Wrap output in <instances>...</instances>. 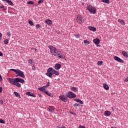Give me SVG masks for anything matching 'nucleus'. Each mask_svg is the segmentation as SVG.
<instances>
[{
    "instance_id": "obj_1",
    "label": "nucleus",
    "mask_w": 128,
    "mask_h": 128,
    "mask_svg": "<svg viewBox=\"0 0 128 128\" xmlns=\"http://www.w3.org/2000/svg\"><path fill=\"white\" fill-rule=\"evenodd\" d=\"M48 48L50 50V52L52 56H58V58L60 60V58H64V60H66V58H66V56H64V54H62V52L58 50V49L52 46H49Z\"/></svg>"
},
{
    "instance_id": "obj_2",
    "label": "nucleus",
    "mask_w": 128,
    "mask_h": 128,
    "mask_svg": "<svg viewBox=\"0 0 128 128\" xmlns=\"http://www.w3.org/2000/svg\"><path fill=\"white\" fill-rule=\"evenodd\" d=\"M10 70H12V72H16V74H18V76H20L21 78H26V76H24V72L20 70L10 69Z\"/></svg>"
},
{
    "instance_id": "obj_3",
    "label": "nucleus",
    "mask_w": 128,
    "mask_h": 128,
    "mask_svg": "<svg viewBox=\"0 0 128 128\" xmlns=\"http://www.w3.org/2000/svg\"><path fill=\"white\" fill-rule=\"evenodd\" d=\"M87 10L90 12L91 14H95L96 12V8L90 5L87 6Z\"/></svg>"
},
{
    "instance_id": "obj_4",
    "label": "nucleus",
    "mask_w": 128,
    "mask_h": 128,
    "mask_svg": "<svg viewBox=\"0 0 128 128\" xmlns=\"http://www.w3.org/2000/svg\"><path fill=\"white\" fill-rule=\"evenodd\" d=\"M54 69L52 68H50L48 69L47 72L46 74V76H49V78H52V75L54 74Z\"/></svg>"
},
{
    "instance_id": "obj_5",
    "label": "nucleus",
    "mask_w": 128,
    "mask_h": 128,
    "mask_svg": "<svg viewBox=\"0 0 128 128\" xmlns=\"http://www.w3.org/2000/svg\"><path fill=\"white\" fill-rule=\"evenodd\" d=\"M66 96L68 98H76V95L72 92H68Z\"/></svg>"
},
{
    "instance_id": "obj_6",
    "label": "nucleus",
    "mask_w": 128,
    "mask_h": 128,
    "mask_svg": "<svg viewBox=\"0 0 128 128\" xmlns=\"http://www.w3.org/2000/svg\"><path fill=\"white\" fill-rule=\"evenodd\" d=\"M59 98L61 100L64 102H68V96L64 94H61L59 96Z\"/></svg>"
},
{
    "instance_id": "obj_7",
    "label": "nucleus",
    "mask_w": 128,
    "mask_h": 128,
    "mask_svg": "<svg viewBox=\"0 0 128 128\" xmlns=\"http://www.w3.org/2000/svg\"><path fill=\"white\" fill-rule=\"evenodd\" d=\"M76 20L78 22H79V24H84V18L82 17V16L78 15L77 16V19Z\"/></svg>"
},
{
    "instance_id": "obj_8",
    "label": "nucleus",
    "mask_w": 128,
    "mask_h": 128,
    "mask_svg": "<svg viewBox=\"0 0 128 128\" xmlns=\"http://www.w3.org/2000/svg\"><path fill=\"white\" fill-rule=\"evenodd\" d=\"M7 80H8V82H10V84H13V86H14V84H16V78H7Z\"/></svg>"
},
{
    "instance_id": "obj_9",
    "label": "nucleus",
    "mask_w": 128,
    "mask_h": 128,
    "mask_svg": "<svg viewBox=\"0 0 128 128\" xmlns=\"http://www.w3.org/2000/svg\"><path fill=\"white\" fill-rule=\"evenodd\" d=\"M93 42L96 45V46H100V40L98 38H96L93 40Z\"/></svg>"
},
{
    "instance_id": "obj_10",
    "label": "nucleus",
    "mask_w": 128,
    "mask_h": 128,
    "mask_svg": "<svg viewBox=\"0 0 128 128\" xmlns=\"http://www.w3.org/2000/svg\"><path fill=\"white\" fill-rule=\"evenodd\" d=\"M114 60H115L116 62H119L123 63L124 62V60H122L119 57H118L117 56H115L114 57Z\"/></svg>"
},
{
    "instance_id": "obj_11",
    "label": "nucleus",
    "mask_w": 128,
    "mask_h": 128,
    "mask_svg": "<svg viewBox=\"0 0 128 128\" xmlns=\"http://www.w3.org/2000/svg\"><path fill=\"white\" fill-rule=\"evenodd\" d=\"M16 82H24V80L21 78H16Z\"/></svg>"
},
{
    "instance_id": "obj_12",
    "label": "nucleus",
    "mask_w": 128,
    "mask_h": 128,
    "mask_svg": "<svg viewBox=\"0 0 128 128\" xmlns=\"http://www.w3.org/2000/svg\"><path fill=\"white\" fill-rule=\"evenodd\" d=\"M3 0V2H6L8 4H9L10 6L14 5V3H12V0Z\"/></svg>"
},
{
    "instance_id": "obj_13",
    "label": "nucleus",
    "mask_w": 128,
    "mask_h": 128,
    "mask_svg": "<svg viewBox=\"0 0 128 128\" xmlns=\"http://www.w3.org/2000/svg\"><path fill=\"white\" fill-rule=\"evenodd\" d=\"M60 68H62V65L60 64H56L55 66H54V68L55 70H60Z\"/></svg>"
},
{
    "instance_id": "obj_14",
    "label": "nucleus",
    "mask_w": 128,
    "mask_h": 128,
    "mask_svg": "<svg viewBox=\"0 0 128 128\" xmlns=\"http://www.w3.org/2000/svg\"><path fill=\"white\" fill-rule=\"evenodd\" d=\"M48 112H54V108L52 106H50L48 108Z\"/></svg>"
},
{
    "instance_id": "obj_15",
    "label": "nucleus",
    "mask_w": 128,
    "mask_h": 128,
    "mask_svg": "<svg viewBox=\"0 0 128 128\" xmlns=\"http://www.w3.org/2000/svg\"><path fill=\"white\" fill-rule=\"evenodd\" d=\"M88 28V30H92V32H96V28L94 26H89Z\"/></svg>"
},
{
    "instance_id": "obj_16",
    "label": "nucleus",
    "mask_w": 128,
    "mask_h": 128,
    "mask_svg": "<svg viewBox=\"0 0 128 128\" xmlns=\"http://www.w3.org/2000/svg\"><path fill=\"white\" fill-rule=\"evenodd\" d=\"M26 96H34V98H36V96L34 94L30 92H27L26 93Z\"/></svg>"
},
{
    "instance_id": "obj_17",
    "label": "nucleus",
    "mask_w": 128,
    "mask_h": 128,
    "mask_svg": "<svg viewBox=\"0 0 128 128\" xmlns=\"http://www.w3.org/2000/svg\"><path fill=\"white\" fill-rule=\"evenodd\" d=\"M45 22L47 24H48L49 26H52V20H50L48 19L46 20Z\"/></svg>"
},
{
    "instance_id": "obj_18",
    "label": "nucleus",
    "mask_w": 128,
    "mask_h": 128,
    "mask_svg": "<svg viewBox=\"0 0 128 128\" xmlns=\"http://www.w3.org/2000/svg\"><path fill=\"white\" fill-rule=\"evenodd\" d=\"M74 100H75V102H80V104H84V102H82V100H80V99L79 98H74Z\"/></svg>"
},
{
    "instance_id": "obj_19",
    "label": "nucleus",
    "mask_w": 128,
    "mask_h": 128,
    "mask_svg": "<svg viewBox=\"0 0 128 128\" xmlns=\"http://www.w3.org/2000/svg\"><path fill=\"white\" fill-rule=\"evenodd\" d=\"M38 90H40V92H46V86L38 88Z\"/></svg>"
},
{
    "instance_id": "obj_20",
    "label": "nucleus",
    "mask_w": 128,
    "mask_h": 128,
    "mask_svg": "<svg viewBox=\"0 0 128 128\" xmlns=\"http://www.w3.org/2000/svg\"><path fill=\"white\" fill-rule=\"evenodd\" d=\"M104 114L106 116H110V112L105 111Z\"/></svg>"
},
{
    "instance_id": "obj_21",
    "label": "nucleus",
    "mask_w": 128,
    "mask_h": 128,
    "mask_svg": "<svg viewBox=\"0 0 128 128\" xmlns=\"http://www.w3.org/2000/svg\"><path fill=\"white\" fill-rule=\"evenodd\" d=\"M122 54L124 56L125 58H128V52H126V51H122Z\"/></svg>"
},
{
    "instance_id": "obj_22",
    "label": "nucleus",
    "mask_w": 128,
    "mask_h": 128,
    "mask_svg": "<svg viewBox=\"0 0 128 128\" xmlns=\"http://www.w3.org/2000/svg\"><path fill=\"white\" fill-rule=\"evenodd\" d=\"M103 86L105 90H110V87H108V86L106 84H103Z\"/></svg>"
},
{
    "instance_id": "obj_23",
    "label": "nucleus",
    "mask_w": 128,
    "mask_h": 128,
    "mask_svg": "<svg viewBox=\"0 0 128 128\" xmlns=\"http://www.w3.org/2000/svg\"><path fill=\"white\" fill-rule=\"evenodd\" d=\"M71 90H72V92H78V88L76 87H72Z\"/></svg>"
},
{
    "instance_id": "obj_24",
    "label": "nucleus",
    "mask_w": 128,
    "mask_h": 128,
    "mask_svg": "<svg viewBox=\"0 0 128 128\" xmlns=\"http://www.w3.org/2000/svg\"><path fill=\"white\" fill-rule=\"evenodd\" d=\"M56 74V76H60V72H58L54 70H54L53 71V74Z\"/></svg>"
},
{
    "instance_id": "obj_25",
    "label": "nucleus",
    "mask_w": 128,
    "mask_h": 128,
    "mask_svg": "<svg viewBox=\"0 0 128 128\" xmlns=\"http://www.w3.org/2000/svg\"><path fill=\"white\" fill-rule=\"evenodd\" d=\"M44 92L47 94V96H52V94H50L48 91L45 90L44 91Z\"/></svg>"
},
{
    "instance_id": "obj_26",
    "label": "nucleus",
    "mask_w": 128,
    "mask_h": 128,
    "mask_svg": "<svg viewBox=\"0 0 128 128\" xmlns=\"http://www.w3.org/2000/svg\"><path fill=\"white\" fill-rule=\"evenodd\" d=\"M14 86H17L18 88H20V86H22V85L20 84L18 82H15V84H14Z\"/></svg>"
},
{
    "instance_id": "obj_27",
    "label": "nucleus",
    "mask_w": 128,
    "mask_h": 128,
    "mask_svg": "<svg viewBox=\"0 0 128 128\" xmlns=\"http://www.w3.org/2000/svg\"><path fill=\"white\" fill-rule=\"evenodd\" d=\"M14 94L16 96L18 97L20 96V94L16 92H14Z\"/></svg>"
},
{
    "instance_id": "obj_28",
    "label": "nucleus",
    "mask_w": 128,
    "mask_h": 128,
    "mask_svg": "<svg viewBox=\"0 0 128 128\" xmlns=\"http://www.w3.org/2000/svg\"><path fill=\"white\" fill-rule=\"evenodd\" d=\"M28 64H32V66L34 64V62H32V59H29L28 60Z\"/></svg>"
},
{
    "instance_id": "obj_29",
    "label": "nucleus",
    "mask_w": 128,
    "mask_h": 128,
    "mask_svg": "<svg viewBox=\"0 0 128 128\" xmlns=\"http://www.w3.org/2000/svg\"><path fill=\"white\" fill-rule=\"evenodd\" d=\"M102 2H104V4H110V0H101Z\"/></svg>"
},
{
    "instance_id": "obj_30",
    "label": "nucleus",
    "mask_w": 128,
    "mask_h": 128,
    "mask_svg": "<svg viewBox=\"0 0 128 128\" xmlns=\"http://www.w3.org/2000/svg\"><path fill=\"white\" fill-rule=\"evenodd\" d=\"M103 62L100 60V61H98V66H102V64H103Z\"/></svg>"
},
{
    "instance_id": "obj_31",
    "label": "nucleus",
    "mask_w": 128,
    "mask_h": 128,
    "mask_svg": "<svg viewBox=\"0 0 128 128\" xmlns=\"http://www.w3.org/2000/svg\"><path fill=\"white\" fill-rule=\"evenodd\" d=\"M28 22L29 24H30V26H34V22H32V20H29Z\"/></svg>"
},
{
    "instance_id": "obj_32",
    "label": "nucleus",
    "mask_w": 128,
    "mask_h": 128,
    "mask_svg": "<svg viewBox=\"0 0 128 128\" xmlns=\"http://www.w3.org/2000/svg\"><path fill=\"white\" fill-rule=\"evenodd\" d=\"M4 42L5 44H8V40L6 39L4 40Z\"/></svg>"
},
{
    "instance_id": "obj_33",
    "label": "nucleus",
    "mask_w": 128,
    "mask_h": 128,
    "mask_svg": "<svg viewBox=\"0 0 128 128\" xmlns=\"http://www.w3.org/2000/svg\"><path fill=\"white\" fill-rule=\"evenodd\" d=\"M28 4H34V2L32 1H30L27 2Z\"/></svg>"
},
{
    "instance_id": "obj_34",
    "label": "nucleus",
    "mask_w": 128,
    "mask_h": 128,
    "mask_svg": "<svg viewBox=\"0 0 128 128\" xmlns=\"http://www.w3.org/2000/svg\"><path fill=\"white\" fill-rule=\"evenodd\" d=\"M84 44H90V42L88 40H84Z\"/></svg>"
},
{
    "instance_id": "obj_35",
    "label": "nucleus",
    "mask_w": 128,
    "mask_h": 128,
    "mask_svg": "<svg viewBox=\"0 0 128 128\" xmlns=\"http://www.w3.org/2000/svg\"><path fill=\"white\" fill-rule=\"evenodd\" d=\"M32 66V70H36V66H34V64H33Z\"/></svg>"
},
{
    "instance_id": "obj_36",
    "label": "nucleus",
    "mask_w": 128,
    "mask_h": 128,
    "mask_svg": "<svg viewBox=\"0 0 128 128\" xmlns=\"http://www.w3.org/2000/svg\"><path fill=\"white\" fill-rule=\"evenodd\" d=\"M0 124H5L6 122L2 119H0Z\"/></svg>"
},
{
    "instance_id": "obj_37",
    "label": "nucleus",
    "mask_w": 128,
    "mask_h": 128,
    "mask_svg": "<svg viewBox=\"0 0 128 128\" xmlns=\"http://www.w3.org/2000/svg\"><path fill=\"white\" fill-rule=\"evenodd\" d=\"M74 36H76V38H80V34H74Z\"/></svg>"
},
{
    "instance_id": "obj_38",
    "label": "nucleus",
    "mask_w": 128,
    "mask_h": 128,
    "mask_svg": "<svg viewBox=\"0 0 128 128\" xmlns=\"http://www.w3.org/2000/svg\"><path fill=\"white\" fill-rule=\"evenodd\" d=\"M74 106H80V104H74Z\"/></svg>"
},
{
    "instance_id": "obj_39",
    "label": "nucleus",
    "mask_w": 128,
    "mask_h": 128,
    "mask_svg": "<svg viewBox=\"0 0 128 128\" xmlns=\"http://www.w3.org/2000/svg\"><path fill=\"white\" fill-rule=\"evenodd\" d=\"M40 24H38L36 26V28H40Z\"/></svg>"
},
{
    "instance_id": "obj_40",
    "label": "nucleus",
    "mask_w": 128,
    "mask_h": 128,
    "mask_svg": "<svg viewBox=\"0 0 128 128\" xmlns=\"http://www.w3.org/2000/svg\"><path fill=\"white\" fill-rule=\"evenodd\" d=\"M42 2H44V0H40L38 2V4H42Z\"/></svg>"
},
{
    "instance_id": "obj_41",
    "label": "nucleus",
    "mask_w": 128,
    "mask_h": 128,
    "mask_svg": "<svg viewBox=\"0 0 128 128\" xmlns=\"http://www.w3.org/2000/svg\"><path fill=\"white\" fill-rule=\"evenodd\" d=\"M120 24H122L123 26H124V21L122 20L120 21Z\"/></svg>"
},
{
    "instance_id": "obj_42",
    "label": "nucleus",
    "mask_w": 128,
    "mask_h": 128,
    "mask_svg": "<svg viewBox=\"0 0 128 128\" xmlns=\"http://www.w3.org/2000/svg\"><path fill=\"white\" fill-rule=\"evenodd\" d=\"M78 128H86V126L80 125Z\"/></svg>"
},
{
    "instance_id": "obj_43",
    "label": "nucleus",
    "mask_w": 128,
    "mask_h": 128,
    "mask_svg": "<svg viewBox=\"0 0 128 128\" xmlns=\"http://www.w3.org/2000/svg\"><path fill=\"white\" fill-rule=\"evenodd\" d=\"M6 34L8 36H10V32H7Z\"/></svg>"
},
{
    "instance_id": "obj_44",
    "label": "nucleus",
    "mask_w": 128,
    "mask_h": 128,
    "mask_svg": "<svg viewBox=\"0 0 128 128\" xmlns=\"http://www.w3.org/2000/svg\"><path fill=\"white\" fill-rule=\"evenodd\" d=\"M2 92V87H0V94Z\"/></svg>"
},
{
    "instance_id": "obj_45",
    "label": "nucleus",
    "mask_w": 128,
    "mask_h": 128,
    "mask_svg": "<svg viewBox=\"0 0 128 128\" xmlns=\"http://www.w3.org/2000/svg\"><path fill=\"white\" fill-rule=\"evenodd\" d=\"M48 86H50V82H47L46 88H48Z\"/></svg>"
},
{
    "instance_id": "obj_46",
    "label": "nucleus",
    "mask_w": 128,
    "mask_h": 128,
    "mask_svg": "<svg viewBox=\"0 0 128 128\" xmlns=\"http://www.w3.org/2000/svg\"><path fill=\"white\" fill-rule=\"evenodd\" d=\"M0 102L1 104H4V100H0Z\"/></svg>"
},
{
    "instance_id": "obj_47",
    "label": "nucleus",
    "mask_w": 128,
    "mask_h": 128,
    "mask_svg": "<svg viewBox=\"0 0 128 128\" xmlns=\"http://www.w3.org/2000/svg\"><path fill=\"white\" fill-rule=\"evenodd\" d=\"M31 50H34L35 52H36V50H36V48H32Z\"/></svg>"
},
{
    "instance_id": "obj_48",
    "label": "nucleus",
    "mask_w": 128,
    "mask_h": 128,
    "mask_svg": "<svg viewBox=\"0 0 128 128\" xmlns=\"http://www.w3.org/2000/svg\"><path fill=\"white\" fill-rule=\"evenodd\" d=\"M0 8H4V6H0Z\"/></svg>"
},
{
    "instance_id": "obj_49",
    "label": "nucleus",
    "mask_w": 128,
    "mask_h": 128,
    "mask_svg": "<svg viewBox=\"0 0 128 128\" xmlns=\"http://www.w3.org/2000/svg\"><path fill=\"white\" fill-rule=\"evenodd\" d=\"M4 56V54L2 52H0V56Z\"/></svg>"
},
{
    "instance_id": "obj_50",
    "label": "nucleus",
    "mask_w": 128,
    "mask_h": 128,
    "mask_svg": "<svg viewBox=\"0 0 128 128\" xmlns=\"http://www.w3.org/2000/svg\"><path fill=\"white\" fill-rule=\"evenodd\" d=\"M2 33L0 32V38H2Z\"/></svg>"
},
{
    "instance_id": "obj_51",
    "label": "nucleus",
    "mask_w": 128,
    "mask_h": 128,
    "mask_svg": "<svg viewBox=\"0 0 128 128\" xmlns=\"http://www.w3.org/2000/svg\"><path fill=\"white\" fill-rule=\"evenodd\" d=\"M38 96L42 98V96L40 94H38Z\"/></svg>"
},
{
    "instance_id": "obj_52",
    "label": "nucleus",
    "mask_w": 128,
    "mask_h": 128,
    "mask_svg": "<svg viewBox=\"0 0 128 128\" xmlns=\"http://www.w3.org/2000/svg\"><path fill=\"white\" fill-rule=\"evenodd\" d=\"M2 10H6V8H4L2 9Z\"/></svg>"
},
{
    "instance_id": "obj_53",
    "label": "nucleus",
    "mask_w": 128,
    "mask_h": 128,
    "mask_svg": "<svg viewBox=\"0 0 128 128\" xmlns=\"http://www.w3.org/2000/svg\"><path fill=\"white\" fill-rule=\"evenodd\" d=\"M1 80H2V76L0 75V82Z\"/></svg>"
},
{
    "instance_id": "obj_54",
    "label": "nucleus",
    "mask_w": 128,
    "mask_h": 128,
    "mask_svg": "<svg viewBox=\"0 0 128 128\" xmlns=\"http://www.w3.org/2000/svg\"><path fill=\"white\" fill-rule=\"evenodd\" d=\"M32 50H34V49H32Z\"/></svg>"
},
{
    "instance_id": "obj_55",
    "label": "nucleus",
    "mask_w": 128,
    "mask_h": 128,
    "mask_svg": "<svg viewBox=\"0 0 128 128\" xmlns=\"http://www.w3.org/2000/svg\"><path fill=\"white\" fill-rule=\"evenodd\" d=\"M18 76H16V77H17Z\"/></svg>"
},
{
    "instance_id": "obj_56",
    "label": "nucleus",
    "mask_w": 128,
    "mask_h": 128,
    "mask_svg": "<svg viewBox=\"0 0 128 128\" xmlns=\"http://www.w3.org/2000/svg\"><path fill=\"white\" fill-rule=\"evenodd\" d=\"M120 20H118L119 22H120Z\"/></svg>"
}]
</instances>
